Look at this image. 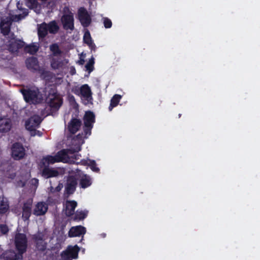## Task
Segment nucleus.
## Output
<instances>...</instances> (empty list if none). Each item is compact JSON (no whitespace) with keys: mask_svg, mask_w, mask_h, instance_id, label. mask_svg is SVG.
Returning a JSON list of instances; mask_svg holds the SVG:
<instances>
[{"mask_svg":"<svg viewBox=\"0 0 260 260\" xmlns=\"http://www.w3.org/2000/svg\"><path fill=\"white\" fill-rule=\"evenodd\" d=\"M21 92L24 101L29 104L37 105L42 102L43 98L38 88L35 89H23Z\"/></svg>","mask_w":260,"mask_h":260,"instance_id":"nucleus-1","label":"nucleus"},{"mask_svg":"<svg viewBox=\"0 0 260 260\" xmlns=\"http://www.w3.org/2000/svg\"><path fill=\"white\" fill-rule=\"evenodd\" d=\"M59 27L55 20L47 23L45 22L38 25V35L39 39H44L48 33L55 35L58 32Z\"/></svg>","mask_w":260,"mask_h":260,"instance_id":"nucleus-2","label":"nucleus"},{"mask_svg":"<svg viewBox=\"0 0 260 260\" xmlns=\"http://www.w3.org/2000/svg\"><path fill=\"white\" fill-rule=\"evenodd\" d=\"M63 11L64 14L60 19L63 28L65 30H73L75 28L73 14L70 11L68 7H65Z\"/></svg>","mask_w":260,"mask_h":260,"instance_id":"nucleus-3","label":"nucleus"},{"mask_svg":"<svg viewBox=\"0 0 260 260\" xmlns=\"http://www.w3.org/2000/svg\"><path fill=\"white\" fill-rule=\"evenodd\" d=\"M81 149V147L78 146L75 149H63L59 151L56 154V157L57 158L58 162H68L70 160L69 154H74L75 153L80 151Z\"/></svg>","mask_w":260,"mask_h":260,"instance_id":"nucleus-4","label":"nucleus"},{"mask_svg":"<svg viewBox=\"0 0 260 260\" xmlns=\"http://www.w3.org/2000/svg\"><path fill=\"white\" fill-rule=\"evenodd\" d=\"M27 239L25 234H16L15 236V245L19 253L23 254L26 251Z\"/></svg>","mask_w":260,"mask_h":260,"instance_id":"nucleus-5","label":"nucleus"},{"mask_svg":"<svg viewBox=\"0 0 260 260\" xmlns=\"http://www.w3.org/2000/svg\"><path fill=\"white\" fill-rule=\"evenodd\" d=\"M74 93L79 95L80 94L84 98L83 103L84 105H87L89 104H92V92L90 87L87 84H84L82 85L79 90H76Z\"/></svg>","mask_w":260,"mask_h":260,"instance_id":"nucleus-6","label":"nucleus"},{"mask_svg":"<svg viewBox=\"0 0 260 260\" xmlns=\"http://www.w3.org/2000/svg\"><path fill=\"white\" fill-rule=\"evenodd\" d=\"M12 157L15 160L22 159L25 155V150L23 145L18 142H16L12 145L11 148Z\"/></svg>","mask_w":260,"mask_h":260,"instance_id":"nucleus-7","label":"nucleus"},{"mask_svg":"<svg viewBox=\"0 0 260 260\" xmlns=\"http://www.w3.org/2000/svg\"><path fill=\"white\" fill-rule=\"evenodd\" d=\"M80 250L79 246L77 245L72 246H69L66 250L63 251L61 253V256L65 260H71L70 258L76 259L78 257V253Z\"/></svg>","mask_w":260,"mask_h":260,"instance_id":"nucleus-8","label":"nucleus"},{"mask_svg":"<svg viewBox=\"0 0 260 260\" xmlns=\"http://www.w3.org/2000/svg\"><path fill=\"white\" fill-rule=\"evenodd\" d=\"M78 19L82 25L84 27H88L91 22L90 15L85 8H80L78 10Z\"/></svg>","mask_w":260,"mask_h":260,"instance_id":"nucleus-9","label":"nucleus"},{"mask_svg":"<svg viewBox=\"0 0 260 260\" xmlns=\"http://www.w3.org/2000/svg\"><path fill=\"white\" fill-rule=\"evenodd\" d=\"M25 65L27 69L32 72L40 71V67L39 61L36 57L31 56L26 59Z\"/></svg>","mask_w":260,"mask_h":260,"instance_id":"nucleus-10","label":"nucleus"},{"mask_svg":"<svg viewBox=\"0 0 260 260\" xmlns=\"http://www.w3.org/2000/svg\"><path fill=\"white\" fill-rule=\"evenodd\" d=\"M25 45V42L20 39L10 40L8 41V48L11 52H17L19 49L23 48Z\"/></svg>","mask_w":260,"mask_h":260,"instance_id":"nucleus-11","label":"nucleus"},{"mask_svg":"<svg viewBox=\"0 0 260 260\" xmlns=\"http://www.w3.org/2000/svg\"><path fill=\"white\" fill-rule=\"evenodd\" d=\"M42 122L41 117L39 116H34L25 121V127L29 131L35 130Z\"/></svg>","mask_w":260,"mask_h":260,"instance_id":"nucleus-12","label":"nucleus"},{"mask_svg":"<svg viewBox=\"0 0 260 260\" xmlns=\"http://www.w3.org/2000/svg\"><path fill=\"white\" fill-rule=\"evenodd\" d=\"M12 127V121L10 118L6 116L0 118V132L3 134L10 131Z\"/></svg>","mask_w":260,"mask_h":260,"instance_id":"nucleus-13","label":"nucleus"},{"mask_svg":"<svg viewBox=\"0 0 260 260\" xmlns=\"http://www.w3.org/2000/svg\"><path fill=\"white\" fill-rule=\"evenodd\" d=\"M77 180L74 176H69L67 179L65 186L66 191L68 194H73L76 190Z\"/></svg>","mask_w":260,"mask_h":260,"instance_id":"nucleus-14","label":"nucleus"},{"mask_svg":"<svg viewBox=\"0 0 260 260\" xmlns=\"http://www.w3.org/2000/svg\"><path fill=\"white\" fill-rule=\"evenodd\" d=\"M86 228L82 225L72 227L68 233L69 237H80L86 233Z\"/></svg>","mask_w":260,"mask_h":260,"instance_id":"nucleus-15","label":"nucleus"},{"mask_svg":"<svg viewBox=\"0 0 260 260\" xmlns=\"http://www.w3.org/2000/svg\"><path fill=\"white\" fill-rule=\"evenodd\" d=\"M48 105L54 110H58L62 104V100L57 94L52 95L48 102Z\"/></svg>","mask_w":260,"mask_h":260,"instance_id":"nucleus-16","label":"nucleus"},{"mask_svg":"<svg viewBox=\"0 0 260 260\" xmlns=\"http://www.w3.org/2000/svg\"><path fill=\"white\" fill-rule=\"evenodd\" d=\"M59 172L53 168H50L48 166H45L42 171V175L45 178L55 177L59 175Z\"/></svg>","mask_w":260,"mask_h":260,"instance_id":"nucleus-17","label":"nucleus"},{"mask_svg":"<svg viewBox=\"0 0 260 260\" xmlns=\"http://www.w3.org/2000/svg\"><path fill=\"white\" fill-rule=\"evenodd\" d=\"M81 125V121L77 118H72L68 124V129L70 133L75 134Z\"/></svg>","mask_w":260,"mask_h":260,"instance_id":"nucleus-18","label":"nucleus"},{"mask_svg":"<svg viewBox=\"0 0 260 260\" xmlns=\"http://www.w3.org/2000/svg\"><path fill=\"white\" fill-rule=\"evenodd\" d=\"M84 124L85 126H93L95 121V115L93 112L88 111L85 112L83 117Z\"/></svg>","mask_w":260,"mask_h":260,"instance_id":"nucleus-19","label":"nucleus"},{"mask_svg":"<svg viewBox=\"0 0 260 260\" xmlns=\"http://www.w3.org/2000/svg\"><path fill=\"white\" fill-rule=\"evenodd\" d=\"M5 260H23V256L22 254L15 253L14 251L6 252L4 254Z\"/></svg>","mask_w":260,"mask_h":260,"instance_id":"nucleus-20","label":"nucleus"},{"mask_svg":"<svg viewBox=\"0 0 260 260\" xmlns=\"http://www.w3.org/2000/svg\"><path fill=\"white\" fill-rule=\"evenodd\" d=\"M92 184L91 178L86 174L82 176L79 181V185L81 188H86L90 186Z\"/></svg>","mask_w":260,"mask_h":260,"instance_id":"nucleus-21","label":"nucleus"},{"mask_svg":"<svg viewBox=\"0 0 260 260\" xmlns=\"http://www.w3.org/2000/svg\"><path fill=\"white\" fill-rule=\"evenodd\" d=\"M11 21H2L0 24L1 32L3 34L4 36L8 35L11 29Z\"/></svg>","mask_w":260,"mask_h":260,"instance_id":"nucleus-22","label":"nucleus"},{"mask_svg":"<svg viewBox=\"0 0 260 260\" xmlns=\"http://www.w3.org/2000/svg\"><path fill=\"white\" fill-rule=\"evenodd\" d=\"M121 98L122 96L120 94H116L113 95L111 99L110 104L108 108L110 111H111L114 107L118 105Z\"/></svg>","mask_w":260,"mask_h":260,"instance_id":"nucleus-23","label":"nucleus"},{"mask_svg":"<svg viewBox=\"0 0 260 260\" xmlns=\"http://www.w3.org/2000/svg\"><path fill=\"white\" fill-rule=\"evenodd\" d=\"M9 203L8 199L4 196H0V211H9Z\"/></svg>","mask_w":260,"mask_h":260,"instance_id":"nucleus-24","label":"nucleus"},{"mask_svg":"<svg viewBox=\"0 0 260 260\" xmlns=\"http://www.w3.org/2000/svg\"><path fill=\"white\" fill-rule=\"evenodd\" d=\"M23 48L24 51L25 52L28 53L32 55L36 54L39 50V47L37 45L33 44L30 45H24Z\"/></svg>","mask_w":260,"mask_h":260,"instance_id":"nucleus-25","label":"nucleus"},{"mask_svg":"<svg viewBox=\"0 0 260 260\" xmlns=\"http://www.w3.org/2000/svg\"><path fill=\"white\" fill-rule=\"evenodd\" d=\"M67 216L73 215L75 212H65ZM76 214L75 215V220H81L84 219L87 216L88 212H76Z\"/></svg>","mask_w":260,"mask_h":260,"instance_id":"nucleus-26","label":"nucleus"},{"mask_svg":"<svg viewBox=\"0 0 260 260\" xmlns=\"http://www.w3.org/2000/svg\"><path fill=\"white\" fill-rule=\"evenodd\" d=\"M43 164L45 165L47 164L48 166L50 164H53L55 162H58L57 158L56 157V154L54 156H52L50 155H48L45 157H44L43 158Z\"/></svg>","mask_w":260,"mask_h":260,"instance_id":"nucleus-27","label":"nucleus"},{"mask_svg":"<svg viewBox=\"0 0 260 260\" xmlns=\"http://www.w3.org/2000/svg\"><path fill=\"white\" fill-rule=\"evenodd\" d=\"M50 50L51 51L54 56L60 55L62 53L61 50L56 43L52 44L50 46Z\"/></svg>","mask_w":260,"mask_h":260,"instance_id":"nucleus-28","label":"nucleus"},{"mask_svg":"<svg viewBox=\"0 0 260 260\" xmlns=\"http://www.w3.org/2000/svg\"><path fill=\"white\" fill-rule=\"evenodd\" d=\"M77 206L75 201H67L65 203L66 211H75Z\"/></svg>","mask_w":260,"mask_h":260,"instance_id":"nucleus-29","label":"nucleus"},{"mask_svg":"<svg viewBox=\"0 0 260 260\" xmlns=\"http://www.w3.org/2000/svg\"><path fill=\"white\" fill-rule=\"evenodd\" d=\"M48 208V204L45 202H41L37 204L36 208L34 211H47Z\"/></svg>","mask_w":260,"mask_h":260,"instance_id":"nucleus-30","label":"nucleus"},{"mask_svg":"<svg viewBox=\"0 0 260 260\" xmlns=\"http://www.w3.org/2000/svg\"><path fill=\"white\" fill-rule=\"evenodd\" d=\"M51 67L53 69H58L61 67L62 62L59 60V59L56 58H52L50 61Z\"/></svg>","mask_w":260,"mask_h":260,"instance_id":"nucleus-31","label":"nucleus"},{"mask_svg":"<svg viewBox=\"0 0 260 260\" xmlns=\"http://www.w3.org/2000/svg\"><path fill=\"white\" fill-rule=\"evenodd\" d=\"M33 200L32 199H27L24 203L22 207V211H31Z\"/></svg>","mask_w":260,"mask_h":260,"instance_id":"nucleus-32","label":"nucleus"},{"mask_svg":"<svg viewBox=\"0 0 260 260\" xmlns=\"http://www.w3.org/2000/svg\"><path fill=\"white\" fill-rule=\"evenodd\" d=\"M94 58L92 56L85 65L86 70L90 73L94 69Z\"/></svg>","mask_w":260,"mask_h":260,"instance_id":"nucleus-33","label":"nucleus"},{"mask_svg":"<svg viewBox=\"0 0 260 260\" xmlns=\"http://www.w3.org/2000/svg\"><path fill=\"white\" fill-rule=\"evenodd\" d=\"M36 248L41 251H44L46 248V243L45 242L44 240L42 241H37L35 242Z\"/></svg>","mask_w":260,"mask_h":260,"instance_id":"nucleus-34","label":"nucleus"},{"mask_svg":"<svg viewBox=\"0 0 260 260\" xmlns=\"http://www.w3.org/2000/svg\"><path fill=\"white\" fill-rule=\"evenodd\" d=\"M83 42L85 44L87 45L93 42L90 36V32L88 30H87L84 34Z\"/></svg>","mask_w":260,"mask_h":260,"instance_id":"nucleus-35","label":"nucleus"},{"mask_svg":"<svg viewBox=\"0 0 260 260\" xmlns=\"http://www.w3.org/2000/svg\"><path fill=\"white\" fill-rule=\"evenodd\" d=\"M88 166L90 167L91 170L94 172L98 173L100 172V169L97 167L96 164L94 160H89Z\"/></svg>","mask_w":260,"mask_h":260,"instance_id":"nucleus-36","label":"nucleus"},{"mask_svg":"<svg viewBox=\"0 0 260 260\" xmlns=\"http://www.w3.org/2000/svg\"><path fill=\"white\" fill-rule=\"evenodd\" d=\"M103 20L104 27L106 28H110L112 27V22L109 18L107 17H104Z\"/></svg>","mask_w":260,"mask_h":260,"instance_id":"nucleus-37","label":"nucleus"},{"mask_svg":"<svg viewBox=\"0 0 260 260\" xmlns=\"http://www.w3.org/2000/svg\"><path fill=\"white\" fill-rule=\"evenodd\" d=\"M33 240H34L35 242H36L39 241H41L42 242V240H43V235L41 233H38L37 234H35L32 237Z\"/></svg>","mask_w":260,"mask_h":260,"instance_id":"nucleus-38","label":"nucleus"},{"mask_svg":"<svg viewBox=\"0 0 260 260\" xmlns=\"http://www.w3.org/2000/svg\"><path fill=\"white\" fill-rule=\"evenodd\" d=\"M0 232L3 235L7 234L9 232L8 226L6 224H0Z\"/></svg>","mask_w":260,"mask_h":260,"instance_id":"nucleus-39","label":"nucleus"},{"mask_svg":"<svg viewBox=\"0 0 260 260\" xmlns=\"http://www.w3.org/2000/svg\"><path fill=\"white\" fill-rule=\"evenodd\" d=\"M92 128H93L92 126H90L88 127V126H85L84 125L83 132L84 133L85 135V136L90 135L91 134V129Z\"/></svg>","mask_w":260,"mask_h":260,"instance_id":"nucleus-40","label":"nucleus"},{"mask_svg":"<svg viewBox=\"0 0 260 260\" xmlns=\"http://www.w3.org/2000/svg\"><path fill=\"white\" fill-rule=\"evenodd\" d=\"M22 217L24 221L28 220L31 215V212H22Z\"/></svg>","mask_w":260,"mask_h":260,"instance_id":"nucleus-41","label":"nucleus"},{"mask_svg":"<svg viewBox=\"0 0 260 260\" xmlns=\"http://www.w3.org/2000/svg\"><path fill=\"white\" fill-rule=\"evenodd\" d=\"M87 45L88 46L89 48H90V49L91 51H95L96 46H95V44L93 43V42H91V43L87 44Z\"/></svg>","mask_w":260,"mask_h":260,"instance_id":"nucleus-42","label":"nucleus"},{"mask_svg":"<svg viewBox=\"0 0 260 260\" xmlns=\"http://www.w3.org/2000/svg\"><path fill=\"white\" fill-rule=\"evenodd\" d=\"M49 72L43 70L41 73V76L46 78L49 77Z\"/></svg>","mask_w":260,"mask_h":260,"instance_id":"nucleus-43","label":"nucleus"},{"mask_svg":"<svg viewBox=\"0 0 260 260\" xmlns=\"http://www.w3.org/2000/svg\"><path fill=\"white\" fill-rule=\"evenodd\" d=\"M32 184L34 186H37L39 184V180L36 178H33L31 180Z\"/></svg>","mask_w":260,"mask_h":260,"instance_id":"nucleus-44","label":"nucleus"},{"mask_svg":"<svg viewBox=\"0 0 260 260\" xmlns=\"http://www.w3.org/2000/svg\"><path fill=\"white\" fill-rule=\"evenodd\" d=\"M80 162L81 165L84 166H88V164H89L88 161L85 159L81 160Z\"/></svg>","mask_w":260,"mask_h":260,"instance_id":"nucleus-45","label":"nucleus"},{"mask_svg":"<svg viewBox=\"0 0 260 260\" xmlns=\"http://www.w3.org/2000/svg\"><path fill=\"white\" fill-rule=\"evenodd\" d=\"M32 6H35L37 5V1L36 0H29Z\"/></svg>","mask_w":260,"mask_h":260,"instance_id":"nucleus-46","label":"nucleus"},{"mask_svg":"<svg viewBox=\"0 0 260 260\" xmlns=\"http://www.w3.org/2000/svg\"><path fill=\"white\" fill-rule=\"evenodd\" d=\"M34 214L37 216H41L45 214L46 212H32Z\"/></svg>","mask_w":260,"mask_h":260,"instance_id":"nucleus-47","label":"nucleus"},{"mask_svg":"<svg viewBox=\"0 0 260 260\" xmlns=\"http://www.w3.org/2000/svg\"><path fill=\"white\" fill-rule=\"evenodd\" d=\"M78 62L80 64L83 65L85 62V60L84 59L80 58V60L78 61Z\"/></svg>","mask_w":260,"mask_h":260,"instance_id":"nucleus-48","label":"nucleus"},{"mask_svg":"<svg viewBox=\"0 0 260 260\" xmlns=\"http://www.w3.org/2000/svg\"><path fill=\"white\" fill-rule=\"evenodd\" d=\"M11 39L10 40H16L15 39V35L14 33H12L11 34Z\"/></svg>","mask_w":260,"mask_h":260,"instance_id":"nucleus-49","label":"nucleus"},{"mask_svg":"<svg viewBox=\"0 0 260 260\" xmlns=\"http://www.w3.org/2000/svg\"><path fill=\"white\" fill-rule=\"evenodd\" d=\"M79 155L77 154V155H74V157H73V158L77 159H78L79 158Z\"/></svg>","mask_w":260,"mask_h":260,"instance_id":"nucleus-50","label":"nucleus"},{"mask_svg":"<svg viewBox=\"0 0 260 260\" xmlns=\"http://www.w3.org/2000/svg\"><path fill=\"white\" fill-rule=\"evenodd\" d=\"M72 100H73L74 101H75V98L73 95H72L70 97V101H71Z\"/></svg>","mask_w":260,"mask_h":260,"instance_id":"nucleus-51","label":"nucleus"},{"mask_svg":"<svg viewBox=\"0 0 260 260\" xmlns=\"http://www.w3.org/2000/svg\"><path fill=\"white\" fill-rule=\"evenodd\" d=\"M56 190H57V191H59V190H60V188H59L58 186V187H56Z\"/></svg>","mask_w":260,"mask_h":260,"instance_id":"nucleus-52","label":"nucleus"},{"mask_svg":"<svg viewBox=\"0 0 260 260\" xmlns=\"http://www.w3.org/2000/svg\"><path fill=\"white\" fill-rule=\"evenodd\" d=\"M6 212H0L1 214H4V213H5Z\"/></svg>","mask_w":260,"mask_h":260,"instance_id":"nucleus-53","label":"nucleus"}]
</instances>
